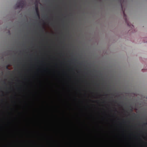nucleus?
Instances as JSON below:
<instances>
[{
  "instance_id": "nucleus-1",
  "label": "nucleus",
  "mask_w": 147,
  "mask_h": 147,
  "mask_svg": "<svg viewBox=\"0 0 147 147\" xmlns=\"http://www.w3.org/2000/svg\"><path fill=\"white\" fill-rule=\"evenodd\" d=\"M25 4V2L23 0H20L19 1L17 2L16 4L15 5L16 9H17L19 8H22Z\"/></svg>"
},
{
  "instance_id": "nucleus-2",
  "label": "nucleus",
  "mask_w": 147,
  "mask_h": 147,
  "mask_svg": "<svg viewBox=\"0 0 147 147\" xmlns=\"http://www.w3.org/2000/svg\"><path fill=\"white\" fill-rule=\"evenodd\" d=\"M45 24L44 23V25L42 26H39L37 29L40 32H43L45 29Z\"/></svg>"
},
{
  "instance_id": "nucleus-3",
  "label": "nucleus",
  "mask_w": 147,
  "mask_h": 147,
  "mask_svg": "<svg viewBox=\"0 0 147 147\" xmlns=\"http://www.w3.org/2000/svg\"><path fill=\"white\" fill-rule=\"evenodd\" d=\"M35 10L37 16L39 18H40V15L38 11V6L37 5H35Z\"/></svg>"
},
{
  "instance_id": "nucleus-4",
  "label": "nucleus",
  "mask_w": 147,
  "mask_h": 147,
  "mask_svg": "<svg viewBox=\"0 0 147 147\" xmlns=\"http://www.w3.org/2000/svg\"><path fill=\"white\" fill-rule=\"evenodd\" d=\"M123 15H124V17L126 18V14L125 13L124 11H123Z\"/></svg>"
},
{
  "instance_id": "nucleus-5",
  "label": "nucleus",
  "mask_w": 147,
  "mask_h": 147,
  "mask_svg": "<svg viewBox=\"0 0 147 147\" xmlns=\"http://www.w3.org/2000/svg\"><path fill=\"white\" fill-rule=\"evenodd\" d=\"M63 29H65V30H67V29H68V28H67V27H66V28H64V26H63Z\"/></svg>"
},
{
  "instance_id": "nucleus-6",
  "label": "nucleus",
  "mask_w": 147,
  "mask_h": 147,
  "mask_svg": "<svg viewBox=\"0 0 147 147\" xmlns=\"http://www.w3.org/2000/svg\"><path fill=\"white\" fill-rule=\"evenodd\" d=\"M147 124V123H144V125H146Z\"/></svg>"
},
{
  "instance_id": "nucleus-7",
  "label": "nucleus",
  "mask_w": 147,
  "mask_h": 147,
  "mask_svg": "<svg viewBox=\"0 0 147 147\" xmlns=\"http://www.w3.org/2000/svg\"><path fill=\"white\" fill-rule=\"evenodd\" d=\"M39 37H42L41 36H39ZM43 37H46V36H43ZM55 37H58L57 36H56Z\"/></svg>"
},
{
  "instance_id": "nucleus-8",
  "label": "nucleus",
  "mask_w": 147,
  "mask_h": 147,
  "mask_svg": "<svg viewBox=\"0 0 147 147\" xmlns=\"http://www.w3.org/2000/svg\"><path fill=\"white\" fill-rule=\"evenodd\" d=\"M125 21H126V22H127V21L126 18L125 19Z\"/></svg>"
},
{
  "instance_id": "nucleus-9",
  "label": "nucleus",
  "mask_w": 147,
  "mask_h": 147,
  "mask_svg": "<svg viewBox=\"0 0 147 147\" xmlns=\"http://www.w3.org/2000/svg\"><path fill=\"white\" fill-rule=\"evenodd\" d=\"M4 83L5 84H6V83H5V81H4Z\"/></svg>"
},
{
  "instance_id": "nucleus-10",
  "label": "nucleus",
  "mask_w": 147,
  "mask_h": 147,
  "mask_svg": "<svg viewBox=\"0 0 147 147\" xmlns=\"http://www.w3.org/2000/svg\"><path fill=\"white\" fill-rule=\"evenodd\" d=\"M127 25H128V26H129V24L127 23Z\"/></svg>"
},
{
  "instance_id": "nucleus-11",
  "label": "nucleus",
  "mask_w": 147,
  "mask_h": 147,
  "mask_svg": "<svg viewBox=\"0 0 147 147\" xmlns=\"http://www.w3.org/2000/svg\"><path fill=\"white\" fill-rule=\"evenodd\" d=\"M97 86H98V84H97Z\"/></svg>"
},
{
  "instance_id": "nucleus-12",
  "label": "nucleus",
  "mask_w": 147,
  "mask_h": 147,
  "mask_svg": "<svg viewBox=\"0 0 147 147\" xmlns=\"http://www.w3.org/2000/svg\"><path fill=\"white\" fill-rule=\"evenodd\" d=\"M121 6L122 7V5L121 4Z\"/></svg>"
},
{
  "instance_id": "nucleus-13",
  "label": "nucleus",
  "mask_w": 147,
  "mask_h": 147,
  "mask_svg": "<svg viewBox=\"0 0 147 147\" xmlns=\"http://www.w3.org/2000/svg\"><path fill=\"white\" fill-rule=\"evenodd\" d=\"M6 68H8V67H7Z\"/></svg>"
},
{
  "instance_id": "nucleus-14",
  "label": "nucleus",
  "mask_w": 147,
  "mask_h": 147,
  "mask_svg": "<svg viewBox=\"0 0 147 147\" xmlns=\"http://www.w3.org/2000/svg\"><path fill=\"white\" fill-rule=\"evenodd\" d=\"M46 38H47V37H46Z\"/></svg>"
}]
</instances>
